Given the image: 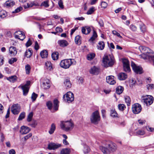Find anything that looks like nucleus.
I'll list each match as a JSON object with an SVG mask.
<instances>
[{
	"label": "nucleus",
	"mask_w": 154,
	"mask_h": 154,
	"mask_svg": "<svg viewBox=\"0 0 154 154\" xmlns=\"http://www.w3.org/2000/svg\"><path fill=\"white\" fill-rule=\"evenodd\" d=\"M132 112L134 114H138L140 112L142 107L140 104L136 103L132 105Z\"/></svg>",
	"instance_id": "obj_11"
},
{
	"label": "nucleus",
	"mask_w": 154,
	"mask_h": 154,
	"mask_svg": "<svg viewBox=\"0 0 154 154\" xmlns=\"http://www.w3.org/2000/svg\"><path fill=\"white\" fill-rule=\"evenodd\" d=\"M97 22L100 27H103L104 26L103 22L101 19H99L97 20Z\"/></svg>",
	"instance_id": "obj_56"
},
{
	"label": "nucleus",
	"mask_w": 154,
	"mask_h": 154,
	"mask_svg": "<svg viewBox=\"0 0 154 154\" xmlns=\"http://www.w3.org/2000/svg\"><path fill=\"white\" fill-rule=\"evenodd\" d=\"M45 65L46 68L49 70H51L52 69L51 63L50 61H47L45 63Z\"/></svg>",
	"instance_id": "obj_33"
},
{
	"label": "nucleus",
	"mask_w": 154,
	"mask_h": 154,
	"mask_svg": "<svg viewBox=\"0 0 154 154\" xmlns=\"http://www.w3.org/2000/svg\"><path fill=\"white\" fill-rule=\"evenodd\" d=\"M74 126V124L71 121H61L60 128L66 131H71L73 128Z\"/></svg>",
	"instance_id": "obj_3"
},
{
	"label": "nucleus",
	"mask_w": 154,
	"mask_h": 154,
	"mask_svg": "<svg viewBox=\"0 0 154 154\" xmlns=\"http://www.w3.org/2000/svg\"><path fill=\"white\" fill-rule=\"evenodd\" d=\"M37 122L35 120H33L31 123L29 124V125L32 127L35 128L37 125Z\"/></svg>",
	"instance_id": "obj_50"
},
{
	"label": "nucleus",
	"mask_w": 154,
	"mask_h": 154,
	"mask_svg": "<svg viewBox=\"0 0 154 154\" xmlns=\"http://www.w3.org/2000/svg\"><path fill=\"white\" fill-rule=\"evenodd\" d=\"M54 108L55 110L57 111L58 109V108L59 106L58 104H59V101L57 99H55L54 100Z\"/></svg>",
	"instance_id": "obj_36"
},
{
	"label": "nucleus",
	"mask_w": 154,
	"mask_h": 154,
	"mask_svg": "<svg viewBox=\"0 0 154 154\" xmlns=\"http://www.w3.org/2000/svg\"><path fill=\"white\" fill-rule=\"evenodd\" d=\"M30 81H27L26 83L23 85L20 86L18 88H21L23 91V94L24 96H26L29 91V86L30 85Z\"/></svg>",
	"instance_id": "obj_10"
},
{
	"label": "nucleus",
	"mask_w": 154,
	"mask_h": 154,
	"mask_svg": "<svg viewBox=\"0 0 154 154\" xmlns=\"http://www.w3.org/2000/svg\"><path fill=\"white\" fill-rule=\"evenodd\" d=\"M50 81L47 79H42L41 80V87L45 89L50 88Z\"/></svg>",
	"instance_id": "obj_12"
},
{
	"label": "nucleus",
	"mask_w": 154,
	"mask_h": 154,
	"mask_svg": "<svg viewBox=\"0 0 154 154\" xmlns=\"http://www.w3.org/2000/svg\"><path fill=\"white\" fill-rule=\"evenodd\" d=\"M114 76L110 75L107 76L106 78L107 82L110 85H113L116 83V81L114 79Z\"/></svg>",
	"instance_id": "obj_16"
},
{
	"label": "nucleus",
	"mask_w": 154,
	"mask_h": 154,
	"mask_svg": "<svg viewBox=\"0 0 154 154\" xmlns=\"http://www.w3.org/2000/svg\"><path fill=\"white\" fill-rule=\"evenodd\" d=\"M22 9V8L19 7L16 9L15 11L13 12V13H17L21 11Z\"/></svg>",
	"instance_id": "obj_60"
},
{
	"label": "nucleus",
	"mask_w": 154,
	"mask_h": 154,
	"mask_svg": "<svg viewBox=\"0 0 154 154\" xmlns=\"http://www.w3.org/2000/svg\"><path fill=\"white\" fill-rule=\"evenodd\" d=\"M110 116L113 117H117L118 114L116 111L115 109H112L110 110Z\"/></svg>",
	"instance_id": "obj_34"
},
{
	"label": "nucleus",
	"mask_w": 154,
	"mask_h": 154,
	"mask_svg": "<svg viewBox=\"0 0 154 154\" xmlns=\"http://www.w3.org/2000/svg\"><path fill=\"white\" fill-rule=\"evenodd\" d=\"M9 53L12 56H14L17 53V51L15 47L11 46L9 48Z\"/></svg>",
	"instance_id": "obj_19"
},
{
	"label": "nucleus",
	"mask_w": 154,
	"mask_h": 154,
	"mask_svg": "<svg viewBox=\"0 0 154 154\" xmlns=\"http://www.w3.org/2000/svg\"><path fill=\"white\" fill-rule=\"evenodd\" d=\"M25 69L26 73L27 74H29L30 73V71L31 69L30 66L29 64H27L25 66Z\"/></svg>",
	"instance_id": "obj_45"
},
{
	"label": "nucleus",
	"mask_w": 154,
	"mask_h": 154,
	"mask_svg": "<svg viewBox=\"0 0 154 154\" xmlns=\"http://www.w3.org/2000/svg\"><path fill=\"white\" fill-rule=\"evenodd\" d=\"M147 89L148 90H152L154 89V84H149L146 85Z\"/></svg>",
	"instance_id": "obj_46"
},
{
	"label": "nucleus",
	"mask_w": 154,
	"mask_h": 154,
	"mask_svg": "<svg viewBox=\"0 0 154 154\" xmlns=\"http://www.w3.org/2000/svg\"><path fill=\"white\" fill-rule=\"evenodd\" d=\"M124 98L125 102L127 104L128 106L130 105L131 103V100L130 97L128 96L125 95L124 96Z\"/></svg>",
	"instance_id": "obj_26"
},
{
	"label": "nucleus",
	"mask_w": 154,
	"mask_h": 154,
	"mask_svg": "<svg viewBox=\"0 0 154 154\" xmlns=\"http://www.w3.org/2000/svg\"><path fill=\"white\" fill-rule=\"evenodd\" d=\"M90 119L92 123L94 124H97L98 123L100 120V117L97 111H96L92 113Z\"/></svg>",
	"instance_id": "obj_7"
},
{
	"label": "nucleus",
	"mask_w": 154,
	"mask_h": 154,
	"mask_svg": "<svg viewBox=\"0 0 154 154\" xmlns=\"http://www.w3.org/2000/svg\"><path fill=\"white\" fill-rule=\"evenodd\" d=\"M63 98L65 102L71 103L74 100V94L72 92L69 91L63 96Z\"/></svg>",
	"instance_id": "obj_8"
},
{
	"label": "nucleus",
	"mask_w": 154,
	"mask_h": 154,
	"mask_svg": "<svg viewBox=\"0 0 154 154\" xmlns=\"http://www.w3.org/2000/svg\"><path fill=\"white\" fill-rule=\"evenodd\" d=\"M30 130V129L29 127L25 126H22L21 128L20 132L22 134H24L28 133Z\"/></svg>",
	"instance_id": "obj_17"
},
{
	"label": "nucleus",
	"mask_w": 154,
	"mask_h": 154,
	"mask_svg": "<svg viewBox=\"0 0 154 154\" xmlns=\"http://www.w3.org/2000/svg\"><path fill=\"white\" fill-rule=\"evenodd\" d=\"M41 6H43L45 8H47L49 6L48 1H46L42 2L41 4Z\"/></svg>",
	"instance_id": "obj_47"
},
{
	"label": "nucleus",
	"mask_w": 154,
	"mask_h": 154,
	"mask_svg": "<svg viewBox=\"0 0 154 154\" xmlns=\"http://www.w3.org/2000/svg\"><path fill=\"white\" fill-rule=\"evenodd\" d=\"M32 136V134L31 133H29V134L26 136L24 137V139L25 141H26L27 139H28L30 137Z\"/></svg>",
	"instance_id": "obj_61"
},
{
	"label": "nucleus",
	"mask_w": 154,
	"mask_h": 154,
	"mask_svg": "<svg viewBox=\"0 0 154 154\" xmlns=\"http://www.w3.org/2000/svg\"><path fill=\"white\" fill-rule=\"evenodd\" d=\"M124 88L122 86H119L116 88V92L118 94H121L123 91Z\"/></svg>",
	"instance_id": "obj_31"
},
{
	"label": "nucleus",
	"mask_w": 154,
	"mask_h": 154,
	"mask_svg": "<svg viewBox=\"0 0 154 154\" xmlns=\"http://www.w3.org/2000/svg\"><path fill=\"white\" fill-rule=\"evenodd\" d=\"M70 152V150L69 149L66 148L63 149L61 151V154H69Z\"/></svg>",
	"instance_id": "obj_39"
},
{
	"label": "nucleus",
	"mask_w": 154,
	"mask_h": 154,
	"mask_svg": "<svg viewBox=\"0 0 154 154\" xmlns=\"http://www.w3.org/2000/svg\"><path fill=\"white\" fill-rule=\"evenodd\" d=\"M32 51L31 48H29L25 53V56L27 58H29L32 56Z\"/></svg>",
	"instance_id": "obj_27"
},
{
	"label": "nucleus",
	"mask_w": 154,
	"mask_h": 154,
	"mask_svg": "<svg viewBox=\"0 0 154 154\" xmlns=\"http://www.w3.org/2000/svg\"><path fill=\"white\" fill-rule=\"evenodd\" d=\"M17 60V59L16 58H12L9 60V63L10 64L13 63L14 62H16Z\"/></svg>",
	"instance_id": "obj_52"
},
{
	"label": "nucleus",
	"mask_w": 154,
	"mask_h": 154,
	"mask_svg": "<svg viewBox=\"0 0 154 154\" xmlns=\"http://www.w3.org/2000/svg\"><path fill=\"white\" fill-rule=\"evenodd\" d=\"M137 134L138 135H142L144 134L145 132L143 130H139L136 132Z\"/></svg>",
	"instance_id": "obj_57"
},
{
	"label": "nucleus",
	"mask_w": 154,
	"mask_h": 154,
	"mask_svg": "<svg viewBox=\"0 0 154 154\" xmlns=\"http://www.w3.org/2000/svg\"><path fill=\"white\" fill-rule=\"evenodd\" d=\"M139 49L142 54L140 55L142 58L145 60H152L154 66V53L148 48L141 46L139 47Z\"/></svg>",
	"instance_id": "obj_1"
},
{
	"label": "nucleus",
	"mask_w": 154,
	"mask_h": 154,
	"mask_svg": "<svg viewBox=\"0 0 154 154\" xmlns=\"http://www.w3.org/2000/svg\"><path fill=\"white\" fill-rule=\"evenodd\" d=\"M103 62L104 67L112 66L114 63V58L110 55H106L103 58Z\"/></svg>",
	"instance_id": "obj_4"
},
{
	"label": "nucleus",
	"mask_w": 154,
	"mask_h": 154,
	"mask_svg": "<svg viewBox=\"0 0 154 154\" xmlns=\"http://www.w3.org/2000/svg\"><path fill=\"white\" fill-rule=\"evenodd\" d=\"M83 151L85 154H87L90 152V149L88 146L86 144H84Z\"/></svg>",
	"instance_id": "obj_30"
},
{
	"label": "nucleus",
	"mask_w": 154,
	"mask_h": 154,
	"mask_svg": "<svg viewBox=\"0 0 154 154\" xmlns=\"http://www.w3.org/2000/svg\"><path fill=\"white\" fill-rule=\"evenodd\" d=\"M75 43L79 45L81 43V36L79 35H77L75 38Z\"/></svg>",
	"instance_id": "obj_29"
},
{
	"label": "nucleus",
	"mask_w": 154,
	"mask_h": 154,
	"mask_svg": "<svg viewBox=\"0 0 154 154\" xmlns=\"http://www.w3.org/2000/svg\"><path fill=\"white\" fill-rule=\"evenodd\" d=\"M131 65L133 70L135 73L141 74L143 72L142 68L140 66L136 65L133 62H131Z\"/></svg>",
	"instance_id": "obj_9"
},
{
	"label": "nucleus",
	"mask_w": 154,
	"mask_h": 154,
	"mask_svg": "<svg viewBox=\"0 0 154 154\" xmlns=\"http://www.w3.org/2000/svg\"><path fill=\"white\" fill-rule=\"evenodd\" d=\"M112 32L113 34L116 35L119 38H122V36L120 35V34L118 32L116 31L113 30Z\"/></svg>",
	"instance_id": "obj_53"
},
{
	"label": "nucleus",
	"mask_w": 154,
	"mask_h": 154,
	"mask_svg": "<svg viewBox=\"0 0 154 154\" xmlns=\"http://www.w3.org/2000/svg\"><path fill=\"white\" fill-rule=\"evenodd\" d=\"M6 79L8 80L10 82L14 83L17 81V77L16 75H14L8 77H6Z\"/></svg>",
	"instance_id": "obj_22"
},
{
	"label": "nucleus",
	"mask_w": 154,
	"mask_h": 154,
	"mask_svg": "<svg viewBox=\"0 0 154 154\" xmlns=\"http://www.w3.org/2000/svg\"><path fill=\"white\" fill-rule=\"evenodd\" d=\"M58 43L59 45L63 47L67 46L68 45V42L66 40H60L58 41Z\"/></svg>",
	"instance_id": "obj_20"
},
{
	"label": "nucleus",
	"mask_w": 154,
	"mask_h": 154,
	"mask_svg": "<svg viewBox=\"0 0 154 154\" xmlns=\"http://www.w3.org/2000/svg\"><path fill=\"white\" fill-rule=\"evenodd\" d=\"M153 97L151 95L143 96L141 97V102L146 106L150 105L153 102Z\"/></svg>",
	"instance_id": "obj_5"
},
{
	"label": "nucleus",
	"mask_w": 154,
	"mask_h": 154,
	"mask_svg": "<svg viewBox=\"0 0 154 154\" xmlns=\"http://www.w3.org/2000/svg\"><path fill=\"white\" fill-rule=\"evenodd\" d=\"M56 30L57 32H61L63 31V30L61 28L58 27L56 28Z\"/></svg>",
	"instance_id": "obj_63"
},
{
	"label": "nucleus",
	"mask_w": 154,
	"mask_h": 154,
	"mask_svg": "<svg viewBox=\"0 0 154 154\" xmlns=\"http://www.w3.org/2000/svg\"><path fill=\"white\" fill-rule=\"evenodd\" d=\"M127 77V74L123 72L120 73L118 75V78L120 80H124Z\"/></svg>",
	"instance_id": "obj_24"
},
{
	"label": "nucleus",
	"mask_w": 154,
	"mask_h": 154,
	"mask_svg": "<svg viewBox=\"0 0 154 154\" xmlns=\"http://www.w3.org/2000/svg\"><path fill=\"white\" fill-rule=\"evenodd\" d=\"M89 71L91 74L97 75L98 74L99 70L98 68L94 66L91 67Z\"/></svg>",
	"instance_id": "obj_18"
},
{
	"label": "nucleus",
	"mask_w": 154,
	"mask_h": 154,
	"mask_svg": "<svg viewBox=\"0 0 154 154\" xmlns=\"http://www.w3.org/2000/svg\"><path fill=\"white\" fill-rule=\"evenodd\" d=\"M130 28L133 31H135L137 29V28L136 26L133 25H131Z\"/></svg>",
	"instance_id": "obj_64"
},
{
	"label": "nucleus",
	"mask_w": 154,
	"mask_h": 154,
	"mask_svg": "<svg viewBox=\"0 0 154 154\" xmlns=\"http://www.w3.org/2000/svg\"><path fill=\"white\" fill-rule=\"evenodd\" d=\"M123 68L124 71L129 72L131 71L129 61L127 59H123L122 60Z\"/></svg>",
	"instance_id": "obj_13"
},
{
	"label": "nucleus",
	"mask_w": 154,
	"mask_h": 154,
	"mask_svg": "<svg viewBox=\"0 0 154 154\" xmlns=\"http://www.w3.org/2000/svg\"><path fill=\"white\" fill-rule=\"evenodd\" d=\"M140 29L141 31L143 32L146 31V26L143 24H142L140 26Z\"/></svg>",
	"instance_id": "obj_49"
},
{
	"label": "nucleus",
	"mask_w": 154,
	"mask_h": 154,
	"mask_svg": "<svg viewBox=\"0 0 154 154\" xmlns=\"http://www.w3.org/2000/svg\"><path fill=\"white\" fill-rule=\"evenodd\" d=\"M61 145L55 143H50L48 145V148L50 150H55L61 147Z\"/></svg>",
	"instance_id": "obj_15"
},
{
	"label": "nucleus",
	"mask_w": 154,
	"mask_h": 154,
	"mask_svg": "<svg viewBox=\"0 0 154 154\" xmlns=\"http://www.w3.org/2000/svg\"><path fill=\"white\" fill-rule=\"evenodd\" d=\"M37 97V94L34 92H33L31 98L33 101H35Z\"/></svg>",
	"instance_id": "obj_55"
},
{
	"label": "nucleus",
	"mask_w": 154,
	"mask_h": 154,
	"mask_svg": "<svg viewBox=\"0 0 154 154\" xmlns=\"http://www.w3.org/2000/svg\"><path fill=\"white\" fill-rule=\"evenodd\" d=\"M20 107L17 104L12 105L11 107L12 112L14 115H17L20 111Z\"/></svg>",
	"instance_id": "obj_14"
},
{
	"label": "nucleus",
	"mask_w": 154,
	"mask_h": 154,
	"mask_svg": "<svg viewBox=\"0 0 154 154\" xmlns=\"http://www.w3.org/2000/svg\"><path fill=\"white\" fill-rule=\"evenodd\" d=\"M34 5H36L33 2L28 3L26 5H24V7L25 8H28L32 7Z\"/></svg>",
	"instance_id": "obj_44"
},
{
	"label": "nucleus",
	"mask_w": 154,
	"mask_h": 154,
	"mask_svg": "<svg viewBox=\"0 0 154 154\" xmlns=\"http://www.w3.org/2000/svg\"><path fill=\"white\" fill-rule=\"evenodd\" d=\"M107 5V3L104 2H103L101 3V5L102 8H105L106 7Z\"/></svg>",
	"instance_id": "obj_62"
},
{
	"label": "nucleus",
	"mask_w": 154,
	"mask_h": 154,
	"mask_svg": "<svg viewBox=\"0 0 154 154\" xmlns=\"http://www.w3.org/2000/svg\"><path fill=\"white\" fill-rule=\"evenodd\" d=\"M116 149V144L111 142H107L106 144V146H100V149L103 154H110L111 151L113 152L115 151Z\"/></svg>",
	"instance_id": "obj_2"
},
{
	"label": "nucleus",
	"mask_w": 154,
	"mask_h": 154,
	"mask_svg": "<svg viewBox=\"0 0 154 154\" xmlns=\"http://www.w3.org/2000/svg\"><path fill=\"white\" fill-rule=\"evenodd\" d=\"M64 84L66 88H70L72 86V84L68 78L66 79L64 82Z\"/></svg>",
	"instance_id": "obj_21"
},
{
	"label": "nucleus",
	"mask_w": 154,
	"mask_h": 154,
	"mask_svg": "<svg viewBox=\"0 0 154 154\" xmlns=\"http://www.w3.org/2000/svg\"><path fill=\"white\" fill-rule=\"evenodd\" d=\"M51 57L53 60H57L58 57V53L57 52H55L52 53L51 54Z\"/></svg>",
	"instance_id": "obj_35"
},
{
	"label": "nucleus",
	"mask_w": 154,
	"mask_h": 154,
	"mask_svg": "<svg viewBox=\"0 0 154 154\" xmlns=\"http://www.w3.org/2000/svg\"><path fill=\"white\" fill-rule=\"evenodd\" d=\"M72 60L73 61L74 60L72 59H66L63 60L60 63V66L61 67L64 69L69 68L73 63Z\"/></svg>",
	"instance_id": "obj_6"
},
{
	"label": "nucleus",
	"mask_w": 154,
	"mask_h": 154,
	"mask_svg": "<svg viewBox=\"0 0 154 154\" xmlns=\"http://www.w3.org/2000/svg\"><path fill=\"white\" fill-rule=\"evenodd\" d=\"M14 4L15 3L13 1L8 0L6 2L5 5L6 7H9L13 6Z\"/></svg>",
	"instance_id": "obj_25"
},
{
	"label": "nucleus",
	"mask_w": 154,
	"mask_h": 154,
	"mask_svg": "<svg viewBox=\"0 0 154 154\" xmlns=\"http://www.w3.org/2000/svg\"><path fill=\"white\" fill-rule=\"evenodd\" d=\"M56 129V126L54 124H51L50 128L48 132L50 134H52L54 132Z\"/></svg>",
	"instance_id": "obj_28"
},
{
	"label": "nucleus",
	"mask_w": 154,
	"mask_h": 154,
	"mask_svg": "<svg viewBox=\"0 0 154 154\" xmlns=\"http://www.w3.org/2000/svg\"><path fill=\"white\" fill-rule=\"evenodd\" d=\"M58 4L59 7L61 9H63L64 8V6L63 5V2L61 0H60L59 1Z\"/></svg>",
	"instance_id": "obj_58"
},
{
	"label": "nucleus",
	"mask_w": 154,
	"mask_h": 154,
	"mask_svg": "<svg viewBox=\"0 0 154 154\" xmlns=\"http://www.w3.org/2000/svg\"><path fill=\"white\" fill-rule=\"evenodd\" d=\"M33 116V114L32 112H31L29 114L28 116L27 119V121L28 122H30L31 121Z\"/></svg>",
	"instance_id": "obj_48"
},
{
	"label": "nucleus",
	"mask_w": 154,
	"mask_h": 154,
	"mask_svg": "<svg viewBox=\"0 0 154 154\" xmlns=\"http://www.w3.org/2000/svg\"><path fill=\"white\" fill-rule=\"evenodd\" d=\"M119 109L121 111H123L126 108L125 105L123 104H119L118 105Z\"/></svg>",
	"instance_id": "obj_41"
},
{
	"label": "nucleus",
	"mask_w": 154,
	"mask_h": 154,
	"mask_svg": "<svg viewBox=\"0 0 154 154\" xmlns=\"http://www.w3.org/2000/svg\"><path fill=\"white\" fill-rule=\"evenodd\" d=\"M105 46V43L103 42L100 41L97 45V48L99 50H102L104 49Z\"/></svg>",
	"instance_id": "obj_23"
},
{
	"label": "nucleus",
	"mask_w": 154,
	"mask_h": 154,
	"mask_svg": "<svg viewBox=\"0 0 154 154\" xmlns=\"http://www.w3.org/2000/svg\"><path fill=\"white\" fill-rule=\"evenodd\" d=\"M40 55L42 58H46L48 55V51L46 50H44L40 53Z\"/></svg>",
	"instance_id": "obj_32"
},
{
	"label": "nucleus",
	"mask_w": 154,
	"mask_h": 154,
	"mask_svg": "<svg viewBox=\"0 0 154 154\" xmlns=\"http://www.w3.org/2000/svg\"><path fill=\"white\" fill-rule=\"evenodd\" d=\"M95 54L94 53H90L88 54L87 59L89 60H92L95 57Z\"/></svg>",
	"instance_id": "obj_38"
},
{
	"label": "nucleus",
	"mask_w": 154,
	"mask_h": 154,
	"mask_svg": "<svg viewBox=\"0 0 154 154\" xmlns=\"http://www.w3.org/2000/svg\"><path fill=\"white\" fill-rule=\"evenodd\" d=\"M16 33L17 34V35H19L20 36L21 35L22 36V38H20V40H23L25 38L24 33L22 31H17L15 32V34Z\"/></svg>",
	"instance_id": "obj_37"
},
{
	"label": "nucleus",
	"mask_w": 154,
	"mask_h": 154,
	"mask_svg": "<svg viewBox=\"0 0 154 154\" xmlns=\"http://www.w3.org/2000/svg\"><path fill=\"white\" fill-rule=\"evenodd\" d=\"M6 12L2 10L0 11V17L2 18H4L7 16Z\"/></svg>",
	"instance_id": "obj_42"
},
{
	"label": "nucleus",
	"mask_w": 154,
	"mask_h": 154,
	"mask_svg": "<svg viewBox=\"0 0 154 154\" xmlns=\"http://www.w3.org/2000/svg\"><path fill=\"white\" fill-rule=\"evenodd\" d=\"M94 11V8L92 7L90 8L87 12V14H91Z\"/></svg>",
	"instance_id": "obj_51"
},
{
	"label": "nucleus",
	"mask_w": 154,
	"mask_h": 154,
	"mask_svg": "<svg viewBox=\"0 0 154 154\" xmlns=\"http://www.w3.org/2000/svg\"><path fill=\"white\" fill-rule=\"evenodd\" d=\"M46 105L49 109H52V103L51 101H48L46 103Z\"/></svg>",
	"instance_id": "obj_54"
},
{
	"label": "nucleus",
	"mask_w": 154,
	"mask_h": 154,
	"mask_svg": "<svg viewBox=\"0 0 154 154\" xmlns=\"http://www.w3.org/2000/svg\"><path fill=\"white\" fill-rule=\"evenodd\" d=\"M97 36V35L96 32L94 30L93 35L90 39L89 41H94Z\"/></svg>",
	"instance_id": "obj_40"
},
{
	"label": "nucleus",
	"mask_w": 154,
	"mask_h": 154,
	"mask_svg": "<svg viewBox=\"0 0 154 154\" xmlns=\"http://www.w3.org/2000/svg\"><path fill=\"white\" fill-rule=\"evenodd\" d=\"M32 44V41L29 38L26 44V47H28L30 46Z\"/></svg>",
	"instance_id": "obj_59"
},
{
	"label": "nucleus",
	"mask_w": 154,
	"mask_h": 154,
	"mask_svg": "<svg viewBox=\"0 0 154 154\" xmlns=\"http://www.w3.org/2000/svg\"><path fill=\"white\" fill-rule=\"evenodd\" d=\"M25 116V113L24 112H21L20 115L18 119V121H21L24 119Z\"/></svg>",
	"instance_id": "obj_43"
}]
</instances>
